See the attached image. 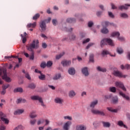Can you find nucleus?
I'll return each instance as SVG.
<instances>
[{
  "label": "nucleus",
  "instance_id": "obj_1",
  "mask_svg": "<svg viewBox=\"0 0 130 130\" xmlns=\"http://www.w3.org/2000/svg\"><path fill=\"white\" fill-rule=\"evenodd\" d=\"M26 49L29 51L34 52L33 49L34 48H38L39 47V41L38 40H37L36 43H35V40L32 41V43L29 45V46H26Z\"/></svg>",
  "mask_w": 130,
  "mask_h": 130
},
{
  "label": "nucleus",
  "instance_id": "obj_2",
  "mask_svg": "<svg viewBox=\"0 0 130 130\" xmlns=\"http://www.w3.org/2000/svg\"><path fill=\"white\" fill-rule=\"evenodd\" d=\"M3 74L4 75V76H2L3 79L5 80L8 83H10L12 80L10 77H8V75H7V69L1 68L0 67V76H2Z\"/></svg>",
  "mask_w": 130,
  "mask_h": 130
},
{
  "label": "nucleus",
  "instance_id": "obj_3",
  "mask_svg": "<svg viewBox=\"0 0 130 130\" xmlns=\"http://www.w3.org/2000/svg\"><path fill=\"white\" fill-rule=\"evenodd\" d=\"M51 21V18L48 17L47 19H45V20L42 21L40 23V27L42 29V32H44V31H46V23H49Z\"/></svg>",
  "mask_w": 130,
  "mask_h": 130
},
{
  "label": "nucleus",
  "instance_id": "obj_4",
  "mask_svg": "<svg viewBox=\"0 0 130 130\" xmlns=\"http://www.w3.org/2000/svg\"><path fill=\"white\" fill-rule=\"evenodd\" d=\"M30 99H31V100L39 101V103H41V106H43V107L46 108V105L44 104V103L43 102V100H42V98H41V96H39V95H33L30 97Z\"/></svg>",
  "mask_w": 130,
  "mask_h": 130
},
{
  "label": "nucleus",
  "instance_id": "obj_5",
  "mask_svg": "<svg viewBox=\"0 0 130 130\" xmlns=\"http://www.w3.org/2000/svg\"><path fill=\"white\" fill-rule=\"evenodd\" d=\"M113 75H114V76L115 77H118V78H123L124 79H125L126 77H128L127 75H123L122 73L120 72V71L115 70L113 72Z\"/></svg>",
  "mask_w": 130,
  "mask_h": 130
},
{
  "label": "nucleus",
  "instance_id": "obj_6",
  "mask_svg": "<svg viewBox=\"0 0 130 130\" xmlns=\"http://www.w3.org/2000/svg\"><path fill=\"white\" fill-rule=\"evenodd\" d=\"M91 113L92 114L101 115V116H105V113H104V111L103 110L100 111L97 109H92L91 110Z\"/></svg>",
  "mask_w": 130,
  "mask_h": 130
},
{
  "label": "nucleus",
  "instance_id": "obj_7",
  "mask_svg": "<svg viewBox=\"0 0 130 130\" xmlns=\"http://www.w3.org/2000/svg\"><path fill=\"white\" fill-rule=\"evenodd\" d=\"M115 84L116 87H119V88H120V89L124 91V92H126V88H125V86H124V85H123V83L119 81L116 82Z\"/></svg>",
  "mask_w": 130,
  "mask_h": 130
},
{
  "label": "nucleus",
  "instance_id": "obj_8",
  "mask_svg": "<svg viewBox=\"0 0 130 130\" xmlns=\"http://www.w3.org/2000/svg\"><path fill=\"white\" fill-rule=\"evenodd\" d=\"M98 104V100H95L94 101L91 102L89 105V106L87 108V110H89L90 108V112L92 113V109H95V106Z\"/></svg>",
  "mask_w": 130,
  "mask_h": 130
},
{
  "label": "nucleus",
  "instance_id": "obj_9",
  "mask_svg": "<svg viewBox=\"0 0 130 130\" xmlns=\"http://www.w3.org/2000/svg\"><path fill=\"white\" fill-rule=\"evenodd\" d=\"M0 116L2 121H4L6 124H9V120L5 118V117H6V116L2 112H0Z\"/></svg>",
  "mask_w": 130,
  "mask_h": 130
},
{
  "label": "nucleus",
  "instance_id": "obj_10",
  "mask_svg": "<svg viewBox=\"0 0 130 130\" xmlns=\"http://www.w3.org/2000/svg\"><path fill=\"white\" fill-rule=\"evenodd\" d=\"M81 73L85 77H88L90 75V73H89V71H88V67H84L81 69Z\"/></svg>",
  "mask_w": 130,
  "mask_h": 130
},
{
  "label": "nucleus",
  "instance_id": "obj_11",
  "mask_svg": "<svg viewBox=\"0 0 130 130\" xmlns=\"http://www.w3.org/2000/svg\"><path fill=\"white\" fill-rule=\"evenodd\" d=\"M128 7H130V4H125L124 5H121L118 7V10L122 11L123 10H128Z\"/></svg>",
  "mask_w": 130,
  "mask_h": 130
},
{
  "label": "nucleus",
  "instance_id": "obj_12",
  "mask_svg": "<svg viewBox=\"0 0 130 130\" xmlns=\"http://www.w3.org/2000/svg\"><path fill=\"white\" fill-rule=\"evenodd\" d=\"M111 102L112 104H117L118 103V96L113 95L111 100Z\"/></svg>",
  "mask_w": 130,
  "mask_h": 130
},
{
  "label": "nucleus",
  "instance_id": "obj_13",
  "mask_svg": "<svg viewBox=\"0 0 130 130\" xmlns=\"http://www.w3.org/2000/svg\"><path fill=\"white\" fill-rule=\"evenodd\" d=\"M61 63L63 67H69V66H71L72 62L71 60H64L61 61Z\"/></svg>",
  "mask_w": 130,
  "mask_h": 130
},
{
  "label": "nucleus",
  "instance_id": "obj_14",
  "mask_svg": "<svg viewBox=\"0 0 130 130\" xmlns=\"http://www.w3.org/2000/svg\"><path fill=\"white\" fill-rule=\"evenodd\" d=\"M71 125H72V122L68 121L64 123L63 126V128L64 130H69V128L70 127V126H71Z\"/></svg>",
  "mask_w": 130,
  "mask_h": 130
},
{
  "label": "nucleus",
  "instance_id": "obj_15",
  "mask_svg": "<svg viewBox=\"0 0 130 130\" xmlns=\"http://www.w3.org/2000/svg\"><path fill=\"white\" fill-rule=\"evenodd\" d=\"M106 43H107L108 45L110 46H115L114 43H113V41L110 38H106Z\"/></svg>",
  "mask_w": 130,
  "mask_h": 130
},
{
  "label": "nucleus",
  "instance_id": "obj_16",
  "mask_svg": "<svg viewBox=\"0 0 130 130\" xmlns=\"http://www.w3.org/2000/svg\"><path fill=\"white\" fill-rule=\"evenodd\" d=\"M68 74L71 75V76H74L76 74V69L73 67H71L68 70Z\"/></svg>",
  "mask_w": 130,
  "mask_h": 130
},
{
  "label": "nucleus",
  "instance_id": "obj_17",
  "mask_svg": "<svg viewBox=\"0 0 130 130\" xmlns=\"http://www.w3.org/2000/svg\"><path fill=\"white\" fill-rule=\"evenodd\" d=\"M54 102L57 104H62L63 103V100L60 98H56L54 99Z\"/></svg>",
  "mask_w": 130,
  "mask_h": 130
},
{
  "label": "nucleus",
  "instance_id": "obj_18",
  "mask_svg": "<svg viewBox=\"0 0 130 130\" xmlns=\"http://www.w3.org/2000/svg\"><path fill=\"white\" fill-rule=\"evenodd\" d=\"M60 78H61V74L60 73H58L54 75L52 79L53 81H57V80H59Z\"/></svg>",
  "mask_w": 130,
  "mask_h": 130
},
{
  "label": "nucleus",
  "instance_id": "obj_19",
  "mask_svg": "<svg viewBox=\"0 0 130 130\" xmlns=\"http://www.w3.org/2000/svg\"><path fill=\"white\" fill-rule=\"evenodd\" d=\"M119 95H120V96H122L123 98H125L126 100H129V97H128V96H126L125 94L123 93V92L120 90H119Z\"/></svg>",
  "mask_w": 130,
  "mask_h": 130
},
{
  "label": "nucleus",
  "instance_id": "obj_20",
  "mask_svg": "<svg viewBox=\"0 0 130 130\" xmlns=\"http://www.w3.org/2000/svg\"><path fill=\"white\" fill-rule=\"evenodd\" d=\"M77 130H86L87 129V127L86 126L82 125H78L76 126Z\"/></svg>",
  "mask_w": 130,
  "mask_h": 130
},
{
  "label": "nucleus",
  "instance_id": "obj_21",
  "mask_svg": "<svg viewBox=\"0 0 130 130\" xmlns=\"http://www.w3.org/2000/svg\"><path fill=\"white\" fill-rule=\"evenodd\" d=\"M66 21L67 23H70L72 24L73 23H76V21H77V20L75 18H67Z\"/></svg>",
  "mask_w": 130,
  "mask_h": 130
},
{
  "label": "nucleus",
  "instance_id": "obj_22",
  "mask_svg": "<svg viewBox=\"0 0 130 130\" xmlns=\"http://www.w3.org/2000/svg\"><path fill=\"white\" fill-rule=\"evenodd\" d=\"M14 93H23V88L21 87H17L14 89Z\"/></svg>",
  "mask_w": 130,
  "mask_h": 130
},
{
  "label": "nucleus",
  "instance_id": "obj_23",
  "mask_svg": "<svg viewBox=\"0 0 130 130\" xmlns=\"http://www.w3.org/2000/svg\"><path fill=\"white\" fill-rule=\"evenodd\" d=\"M116 52L118 54H122L123 53V49L121 47H118L116 48Z\"/></svg>",
  "mask_w": 130,
  "mask_h": 130
},
{
  "label": "nucleus",
  "instance_id": "obj_24",
  "mask_svg": "<svg viewBox=\"0 0 130 130\" xmlns=\"http://www.w3.org/2000/svg\"><path fill=\"white\" fill-rule=\"evenodd\" d=\"M69 96L70 98H74L76 96V92L74 90H71L69 92Z\"/></svg>",
  "mask_w": 130,
  "mask_h": 130
},
{
  "label": "nucleus",
  "instance_id": "obj_25",
  "mask_svg": "<svg viewBox=\"0 0 130 130\" xmlns=\"http://www.w3.org/2000/svg\"><path fill=\"white\" fill-rule=\"evenodd\" d=\"M27 88H29V89L34 90V89H35V88H36V84L34 83H29L28 85Z\"/></svg>",
  "mask_w": 130,
  "mask_h": 130
},
{
  "label": "nucleus",
  "instance_id": "obj_26",
  "mask_svg": "<svg viewBox=\"0 0 130 130\" xmlns=\"http://www.w3.org/2000/svg\"><path fill=\"white\" fill-rule=\"evenodd\" d=\"M111 36L112 37H116L117 38L118 36H120V33L118 31H114L111 34Z\"/></svg>",
  "mask_w": 130,
  "mask_h": 130
},
{
  "label": "nucleus",
  "instance_id": "obj_27",
  "mask_svg": "<svg viewBox=\"0 0 130 130\" xmlns=\"http://www.w3.org/2000/svg\"><path fill=\"white\" fill-rule=\"evenodd\" d=\"M101 33L103 34H107L108 32H109V30H108V28L106 27H103L101 30Z\"/></svg>",
  "mask_w": 130,
  "mask_h": 130
},
{
  "label": "nucleus",
  "instance_id": "obj_28",
  "mask_svg": "<svg viewBox=\"0 0 130 130\" xmlns=\"http://www.w3.org/2000/svg\"><path fill=\"white\" fill-rule=\"evenodd\" d=\"M102 123L103 124L104 127H110V123L108 122L103 121Z\"/></svg>",
  "mask_w": 130,
  "mask_h": 130
},
{
  "label": "nucleus",
  "instance_id": "obj_29",
  "mask_svg": "<svg viewBox=\"0 0 130 130\" xmlns=\"http://www.w3.org/2000/svg\"><path fill=\"white\" fill-rule=\"evenodd\" d=\"M118 125H119V126H121V127H123L125 128H127V126H126V125H125V124H124L123 123V122H122V121H119L118 122Z\"/></svg>",
  "mask_w": 130,
  "mask_h": 130
},
{
  "label": "nucleus",
  "instance_id": "obj_30",
  "mask_svg": "<svg viewBox=\"0 0 130 130\" xmlns=\"http://www.w3.org/2000/svg\"><path fill=\"white\" fill-rule=\"evenodd\" d=\"M97 71L99 72H103V73H105L106 72V69L102 68L100 66H99L96 68Z\"/></svg>",
  "mask_w": 130,
  "mask_h": 130
},
{
  "label": "nucleus",
  "instance_id": "obj_31",
  "mask_svg": "<svg viewBox=\"0 0 130 130\" xmlns=\"http://www.w3.org/2000/svg\"><path fill=\"white\" fill-rule=\"evenodd\" d=\"M23 112H24V110L20 109L14 112V114L15 115H18V114H22Z\"/></svg>",
  "mask_w": 130,
  "mask_h": 130
},
{
  "label": "nucleus",
  "instance_id": "obj_32",
  "mask_svg": "<svg viewBox=\"0 0 130 130\" xmlns=\"http://www.w3.org/2000/svg\"><path fill=\"white\" fill-rule=\"evenodd\" d=\"M35 28L36 27V22H34L33 23H29L27 24V28Z\"/></svg>",
  "mask_w": 130,
  "mask_h": 130
},
{
  "label": "nucleus",
  "instance_id": "obj_33",
  "mask_svg": "<svg viewBox=\"0 0 130 130\" xmlns=\"http://www.w3.org/2000/svg\"><path fill=\"white\" fill-rule=\"evenodd\" d=\"M39 80L41 81L45 80V75L43 74V73L41 74L40 76H39Z\"/></svg>",
  "mask_w": 130,
  "mask_h": 130
},
{
  "label": "nucleus",
  "instance_id": "obj_34",
  "mask_svg": "<svg viewBox=\"0 0 130 130\" xmlns=\"http://www.w3.org/2000/svg\"><path fill=\"white\" fill-rule=\"evenodd\" d=\"M106 42V38H104L101 41V47H103L104 45H105Z\"/></svg>",
  "mask_w": 130,
  "mask_h": 130
},
{
  "label": "nucleus",
  "instance_id": "obj_35",
  "mask_svg": "<svg viewBox=\"0 0 130 130\" xmlns=\"http://www.w3.org/2000/svg\"><path fill=\"white\" fill-rule=\"evenodd\" d=\"M63 55H64V52H62L60 53L58 55H57L56 56V59H59L60 58H61V57H62V56H63Z\"/></svg>",
  "mask_w": 130,
  "mask_h": 130
},
{
  "label": "nucleus",
  "instance_id": "obj_36",
  "mask_svg": "<svg viewBox=\"0 0 130 130\" xmlns=\"http://www.w3.org/2000/svg\"><path fill=\"white\" fill-rule=\"evenodd\" d=\"M89 61H90V62H94V54H91L89 55Z\"/></svg>",
  "mask_w": 130,
  "mask_h": 130
},
{
  "label": "nucleus",
  "instance_id": "obj_37",
  "mask_svg": "<svg viewBox=\"0 0 130 130\" xmlns=\"http://www.w3.org/2000/svg\"><path fill=\"white\" fill-rule=\"evenodd\" d=\"M109 91L112 93H116V88L115 87H111L109 88Z\"/></svg>",
  "mask_w": 130,
  "mask_h": 130
},
{
  "label": "nucleus",
  "instance_id": "obj_38",
  "mask_svg": "<svg viewBox=\"0 0 130 130\" xmlns=\"http://www.w3.org/2000/svg\"><path fill=\"white\" fill-rule=\"evenodd\" d=\"M120 17L121 18H123L124 19H125L126 18H128V15L126 13H121L120 15Z\"/></svg>",
  "mask_w": 130,
  "mask_h": 130
},
{
  "label": "nucleus",
  "instance_id": "obj_39",
  "mask_svg": "<svg viewBox=\"0 0 130 130\" xmlns=\"http://www.w3.org/2000/svg\"><path fill=\"white\" fill-rule=\"evenodd\" d=\"M113 96V95H112V94H108V95H105V99L107 100L108 99H112V96Z\"/></svg>",
  "mask_w": 130,
  "mask_h": 130
},
{
  "label": "nucleus",
  "instance_id": "obj_40",
  "mask_svg": "<svg viewBox=\"0 0 130 130\" xmlns=\"http://www.w3.org/2000/svg\"><path fill=\"white\" fill-rule=\"evenodd\" d=\"M40 17V14H39V13H37L32 17V20H37V19H39Z\"/></svg>",
  "mask_w": 130,
  "mask_h": 130
},
{
  "label": "nucleus",
  "instance_id": "obj_41",
  "mask_svg": "<svg viewBox=\"0 0 130 130\" xmlns=\"http://www.w3.org/2000/svg\"><path fill=\"white\" fill-rule=\"evenodd\" d=\"M103 14V11H98L96 13L97 17H101V15Z\"/></svg>",
  "mask_w": 130,
  "mask_h": 130
},
{
  "label": "nucleus",
  "instance_id": "obj_42",
  "mask_svg": "<svg viewBox=\"0 0 130 130\" xmlns=\"http://www.w3.org/2000/svg\"><path fill=\"white\" fill-rule=\"evenodd\" d=\"M40 67L42 69H45L46 68L47 65H46V62H43L41 63Z\"/></svg>",
  "mask_w": 130,
  "mask_h": 130
},
{
  "label": "nucleus",
  "instance_id": "obj_43",
  "mask_svg": "<svg viewBox=\"0 0 130 130\" xmlns=\"http://www.w3.org/2000/svg\"><path fill=\"white\" fill-rule=\"evenodd\" d=\"M35 123H36V119H31L30 120V124L31 125H35Z\"/></svg>",
  "mask_w": 130,
  "mask_h": 130
},
{
  "label": "nucleus",
  "instance_id": "obj_44",
  "mask_svg": "<svg viewBox=\"0 0 130 130\" xmlns=\"http://www.w3.org/2000/svg\"><path fill=\"white\" fill-rule=\"evenodd\" d=\"M93 45H95V43H90L86 46V49H89L91 46H93Z\"/></svg>",
  "mask_w": 130,
  "mask_h": 130
},
{
  "label": "nucleus",
  "instance_id": "obj_45",
  "mask_svg": "<svg viewBox=\"0 0 130 130\" xmlns=\"http://www.w3.org/2000/svg\"><path fill=\"white\" fill-rule=\"evenodd\" d=\"M52 64H53V63L52 61H48L46 63V66L48 68H50V67H51Z\"/></svg>",
  "mask_w": 130,
  "mask_h": 130
},
{
  "label": "nucleus",
  "instance_id": "obj_46",
  "mask_svg": "<svg viewBox=\"0 0 130 130\" xmlns=\"http://www.w3.org/2000/svg\"><path fill=\"white\" fill-rule=\"evenodd\" d=\"M64 119H68V120H73V117L70 116H66L63 117Z\"/></svg>",
  "mask_w": 130,
  "mask_h": 130
},
{
  "label": "nucleus",
  "instance_id": "obj_47",
  "mask_svg": "<svg viewBox=\"0 0 130 130\" xmlns=\"http://www.w3.org/2000/svg\"><path fill=\"white\" fill-rule=\"evenodd\" d=\"M103 55H107V54H109V52L106 50H104L102 53Z\"/></svg>",
  "mask_w": 130,
  "mask_h": 130
},
{
  "label": "nucleus",
  "instance_id": "obj_48",
  "mask_svg": "<svg viewBox=\"0 0 130 130\" xmlns=\"http://www.w3.org/2000/svg\"><path fill=\"white\" fill-rule=\"evenodd\" d=\"M111 7L112 10H117V7H116L113 3H111Z\"/></svg>",
  "mask_w": 130,
  "mask_h": 130
},
{
  "label": "nucleus",
  "instance_id": "obj_49",
  "mask_svg": "<svg viewBox=\"0 0 130 130\" xmlns=\"http://www.w3.org/2000/svg\"><path fill=\"white\" fill-rule=\"evenodd\" d=\"M35 56H34V52H31V55L29 56V59L31 60H34Z\"/></svg>",
  "mask_w": 130,
  "mask_h": 130
},
{
  "label": "nucleus",
  "instance_id": "obj_50",
  "mask_svg": "<svg viewBox=\"0 0 130 130\" xmlns=\"http://www.w3.org/2000/svg\"><path fill=\"white\" fill-rule=\"evenodd\" d=\"M21 37L22 38V42L23 43H26V41H27V38L26 37H24L23 35H21Z\"/></svg>",
  "mask_w": 130,
  "mask_h": 130
},
{
  "label": "nucleus",
  "instance_id": "obj_51",
  "mask_svg": "<svg viewBox=\"0 0 130 130\" xmlns=\"http://www.w3.org/2000/svg\"><path fill=\"white\" fill-rule=\"evenodd\" d=\"M109 17L112 18V19H114V15L111 12H108Z\"/></svg>",
  "mask_w": 130,
  "mask_h": 130
},
{
  "label": "nucleus",
  "instance_id": "obj_52",
  "mask_svg": "<svg viewBox=\"0 0 130 130\" xmlns=\"http://www.w3.org/2000/svg\"><path fill=\"white\" fill-rule=\"evenodd\" d=\"M12 57H13V58H18V56H6L5 58H12Z\"/></svg>",
  "mask_w": 130,
  "mask_h": 130
},
{
  "label": "nucleus",
  "instance_id": "obj_53",
  "mask_svg": "<svg viewBox=\"0 0 130 130\" xmlns=\"http://www.w3.org/2000/svg\"><path fill=\"white\" fill-rule=\"evenodd\" d=\"M70 40H76V35H72L70 36Z\"/></svg>",
  "mask_w": 130,
  "mask_h": 130
},
{
  "label": "nucleus",
  "instance_id": "obj_54",
  "mask_svg": "<svg viewBox=\"0 0 130 130\" xmlns=\"http://www.w3.org/2000/svg\"><path fill=\"white\" fill-rule=\"evenodd\" d=\"M118 40H119V41H124V38H123V37H120L118 36L117 38Z\"/></svg>",
  "mask_w": 130,
  "mask_h": 130
},
{
  "label": "nucleus",
  "instance_id": "obj_55",
  "mask_svg": "<svg viewBox=\"0 0 130 130\" xmlns=\"http://www.w3.org/2000/svg\"><path fill=\"white\" fill-rule=\"evenodd\" d=\"M52 22L54 26H56V24H57V20H56V19H52Z\"/></svg>",
  "mask_w": 130,
  "mask_h": 130
},
{
  "label": "nucleus",
  "instance_id": "obj_56",
  "mask_svg": "<svg viewBox=\"0 0 130 130\" xmlns=\"http://www.w3.org/2000/svg\"><path fill=\"white\" fill-rule=\"evenodd\" d=\"M9 87H10V84H5L3 86V89H4V90H6V89H8Z\"/></svg>",
  "mask_w": 130,
  "mask_h": 130
},
{
  "label": "nucleus",
  "instance_id": "obj_57",
  "mask_svg": "<svg viewBox=\"0 0 130 130\" xmlns=\"http://www.w3.org/2000/svg\"><path fill=\"white\" fill-rule=\"evenodd\" d=\"M25 77L26 78V79H27V80H31V77H30L29 73H26V74L25 75Z\"/></svg>",
  "mask_w": 130,
  "mask_h": 130
},
{
  "label": "nucleus",
  "instance_id": "obj_58",
  "mask_svg": "<svg viewBox=\"0 0 130 130\" xmlns=\"http://www.w3.org/2000/svg\"><path fill=\"white\" fill-rule=\"evenodd\" d=\"M88 42H90L89 38H87L85 40L83 41L82 43H83V44H86V43H88Z\"/></svg>",
  "mask_w": 130,
  "mask_h": 130
},
{
  "label": "nucleus",
  "instance_id": "obj_59",
  "mask_svg": "<svg viewBox=\"0 0 130 130\" xmlns=\"http://www.w3.org/2000/svg\"><path fill=\"white\" fill-rule=\"evenodd\" d=\"M93 25H94V23H93L92 21L88 22V27H89L90 28L91 27H92V26H93Z\"/></svg>",
  "mask_w": 130,
  "mask_h": 130
},
{
  "label": "nucleus",
  "instance_id": "obj_60",
  "mask_svg": "<svg viewBox=\"0 0 130 130\" xmlns=\"http://www.w3.org/2000/svg\"><path fill=\"white\" fill-rule=\"evenodd\" d=\"M86 37V35L84 33L80 34V39H83V38H85Z\"/></svg>",
  "mask_w": 130,
  "mask_h": 130
},
{
  "label": "nucleus",
  "instance_id": "obj_61",
  "mask_svg": "<svg viewBox=\"0 0 130 130\" xmlns=\"http://www.w3.org/2000/svg\"><path fill=\"white\" fill-rule=\"evenodd\" d=\"M99 7L100 8V9H101V10H102L103 12V11H105V9H104V6L100 5L99 6Z\"/></svg>",
  "mask_w": 130,
  "mask_h": 130
},
{
  "label": "nucleus",
  "instance_id": "obj_62",
  "mask_svg": "<svg viewBox=\"0 0 130 130\" xmlns=\"http://www.w3.org/2000/svg\"><path fill=\"white\" fill-rule=\"evenodd\" d=\"M29 117L30 118H35V117H37V115H33V114H30Z\"/></svg>",
  "mask_w": 130,
  "mask_h": 130
},
{
  "label": "nucleus",
  "instance_id": "obj_63",
  "mask_svg": "<svg viewBox=\"0 0 130 130\" xmlns=\"http://www.w3.org/2000/svg\"><path fill=\"white\" fill-rule=\"evenodd\" d=\"M22 102V99H18L16 101V104H20Z\"/></svg>",
  "mask_w": 130,
  "mask_h": 130
},
{
  "label": "nucleus",
  "instance_id": "obj_64",
  "mask_svg": "<svg viewBox=\"0 0 130 130\" xmlns=\"http://www.w3.org/2000/svg\"><path fill=\"white\" fill-rule=\"evenodd\" d=\"M127 59L130 60V52H128L127 53Z\"/></svg>",
  "mask_w": 130,
  "mask_h": 130
}]
</instances>
